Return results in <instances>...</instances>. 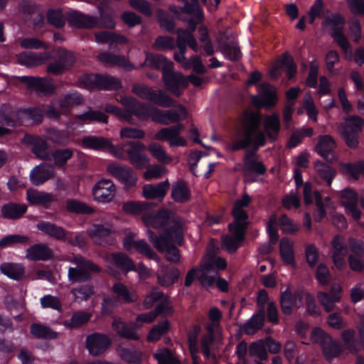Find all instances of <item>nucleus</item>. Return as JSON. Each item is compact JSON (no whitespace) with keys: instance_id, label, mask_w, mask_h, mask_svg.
Masks as SVG:
<instances>
[{"instance_id":"1","label":"nucleus","mask_w":364,"mask_h":364,"mask_svg":"<svg viewBox=\"0 0 364 364\" xmlns=\"http://www.w3.org/2000/svg\"><path fill=\"white\" fill-rule=\"evenodd\" d=\"M243 139L234 140L230 147L231 151H237L250 145L258 148L265 144L264 133L259 129L262 117L257 112L245 111L241 117Z\"/></svg>"},{"instance_id":"2","label":"nucleus","mask_w":364,"mask_h":364,"mask_svg":"<svg viewBox=\"0 0 364 364\" xmlns=\"http://www.w3.org/2000/svg\"><path fill=\"white\" fill-rule=\"evenodd\" d=\"M144 224L154 229H161L160 235L168 236V232L175 233L178 240H181L184 233L185 225L183 220L166 209H161L157 212L144 214L141 217Z\"/></svg>"},{"instance_id":"3","label":"nucleus","mask_w":364,"mask_h":364,"mask_svg":"<svg viewBox=\"0 0 364 364\" xmlns=\"http://www.w3.org/2000/svg\"><path fill=\"white\" fill-rule=\"evenodd\" d=\"M119 102L126 107V110H122L119 107L109 104L105 106V111L129 122H131L133 114L141 120H146L149 117L152 119L151 112L154 107H149L132 97H122Z\"/></svg>"},{"instance_id":"4","label":"nucleus","mask_w":364,"mask_h":364,"mask_svg":"<svg viewBox=\"0 0 364 364\" xmlns=\"http://www.w3.org/2000/svg\"><path fill=\"white\" fill-rule=\"evenodd\" d=\"M146 235L149 242L161 253H165L166 259L171 262L178 263L180 261V254L174 243L181 245L183 240V234L181 240L175 237V233L168 232V236L164 235H157L151 230L146 231Z\"/></svg>"},{"instance_id":"5","label":"nucleus","mask_w":364,"mask_h":364,"mask_svg":"<svg viewBox=\"0 0 364 364\" xmlns=\"http://www.w3.org/2000/svg\"><path fill=\"white\" fill-rule=\"evenodd\" d=\"M345 23V18L341 14L336 13L328 16L322 22L321 26L323 30L332 36L343 53L351 57L352 48L343 32Z\"/></svg>"},{"instance_id":"6","label":"nucleus","mask_w":364,"mask_h":364,"mask_svg":"<svg viewBox=\"0 0 364 364\" xmlns=\"http://www.w3.org/2000/svg\"><path fill=\"white\" fill-rule=\"evenodd\" d=\"M70 262L75 265L68 270V279L71 284L87 282L91 277V272H100L97 265L80 255L75 256Z\"/></svg>"},{"instance_id":"7","label":"nucleus","mask_w":364,"mask_h":364,"mask_svg":"<svg viewBox=\"0 0 364 364\" xmlns=\"http://www.w3.org/2000/svg\"><path fill=\"white\" fill-rule=\"evenodd\" d=\"M364 127V119L358 116H349L345 118L344 122L340 126V132L346 145L355 149L359 144L358 132Z\"/></svg>"},{"instance_id":"8","label":"nucleus","mask_w":364,"mask_h":364,"mask_svg":"<svg viewBox=\"0 0 364 364\" xmlns=\"http://www.w3.org/2000/svg\"><path fill=\"white\" fill-rule=\"evenodd\" d=\"M132 92L141 99L150 101L163 107H170L174 106L176 103V100L162 90L156 91L142 84L134 85Z\"/></svg>"},{"instance_id":"9","label":"nucleus","mask_w":364,"mask_h":364,"mask_svg":"<svg viewBox=\"0 0 364 364\" xmlns=\"http://www.w3.org/2000/svg\"><path fill=\"white\" fill-rule=\"evenodd\" d=\"M82 144L84 148L101 151L107 150L117 159L122 160H124L125 159V155L122 151L123 146H114L110 139L102 136H85L82 139Z\"/></svg>"},{"instance_id":"10","label":"nucleus","mask_w":364,"mask_h":364,"mask_svg":"<svg viewBox=\"0 0 364 364\" xmlns=\"http://www.w3.org/2000/svg\"><path fill=\"white\" fill-rule=\"evenodd\" d=\"M176 109L162 110L156 107L152 109V121L164 125H168L185 120L188 114L186 107L182 105H177L176 101Z\"/></svg>"},{"instance_id":"11","label":"nucleus","mask_w":364,"mask_h":364,"mask_svg":"<svg viewBox=\"0 0 364 364\" xmlns=\"http://www.w3.org/2000/svg\"><path fill=\"white\" fill-rule=\"evenodd\" d=\"M117 191V186L111 179L102 178L92 186V196L95 202L106 204L114 200Z\"/></svg>"},{"instance_id":"12","label":"nucleus","mask_w":364,"mask_h":364,"mask_svg":"<svg viewBox=\"0 0 364 364\" xmlns=\"http://www.w3.org/2000/svg\"><path fill=\"white\" fill-rule=\"evenodd\" d=\"M107 173L118 180L126 188L135 187L138 178L134 171L127 165L116 162L109 163L106 166Z\"/></svg>"},{"instance_id":"13","label":"nucleus","mask_w":364,"mask_h":364,"mask_svg":"<svg viewBox=\"0 0 364 364\" xmlns=\"http://www.w3.org/2000/svg\"><path fill=\"white\" fill-rule=\"evenodd\" d=\"M183 130L184 126L182 124L164 127L154 134V139L157 141H168L170 147L185 146L187 144V140L181 136Z\"/></svg>"},{"instance_id":"14","label":"nucleus","mask_w":364,"mask_h":364,"mask_svg":"<svg viewBox=\"0 0 364 364\" xmlns=\"http://www.w3.org/2000/svg\"><path fill=\"white\" fill-rule=\"evenodd\" d=\"M162 80L166 89L176 97L182 95V90L188 85V80L180 72H176L172 68L164 69Z\"/></svg>"},{"instance_id":"15","label":"nucleus","mask_w":364,"mask_h":364,"mask_svg":"<svg viewBox=\"0 0 364 364\" xmlns=\"http://www.w3.org/2000/svg\"><path fill=\"white\" fill-rule=\"evenodd\" d=\"M247 225L231 223L229 232L223 237V247L230 253L235 252L243 244Z\"/></svg>"},{"instance_id":"16","label":"nucleus","mask_w":364,"mask_h":364,"mask_svg":"<svg viewBox=\"0 0 364 364\" xmlns=\"http://www.w3.org/2000/svg\"><path fill=\"white\" fill-rule=\"evenodd\" d=\"M81 82L87 87H96L100 90H117L122 86L119 79L108 75H86L82 77Z\"/></svg>"},{"instance_id":"17","label":"nucleus","mask_w":364,"mask_h":364,"mask_svg":"<svg viewBox=\"0 0 364 364\" xmlns=\"http://www.w3.org/2000/svg\"><path fill=\"white\" fill-rule=\"evenodd\" d=\"M37 229L43 234L59 241H66L69 243H73L72 240V233L66 231L61 226L55 223L41 220L36 224Z\"/></svg>"},{"instance_id":"18","label":"nucleus","mask_w":364,"mask_h":364,"mask_svg":"<svg viewBox=\"0 0 364 364\" xmlns=\"http://www.w3.org/2000/svg\"><path fill=\"white\" fill-rule=\"evenodd\" d=\"M258 95L252 97L253 103L258 107L271 108L277 103L276 90L268 83L257 85Z\"/></svg>"},{"instance_id":"19","label":"nucleus","mask_w":364,"mask_h":364,"mask_svg":"<svg viewBox=\"0 0 364 364\" xmlns=\"http://www.w3.org/2000/svg\"><path fill=\"white\" fill-rule=\"evenodd\" d=\"M280 304L282 312L286 315H290L294 309L303 305V291H297L292 294L287 288L281 294Z\"/></svg>"},{"instance_id":"20","label":"nucleus","mask_w":364,"mask_h":364,"mask_svg":"<svg viewBox=\"0 0 364 364\" xmlns=\"http://www.w3.org/2000/svg\"><path fill=\"white\" fill-rule=\"evenodd\" d=\"M23 109H16L4 105L0 107V123L6 126H18L24 123Z\"/></svg>"},{"instance_id":"21","label":"nucleus","mask_w":364,"mask_h":364,"mask_svg":"<svg viewBox=\"0 0 364 364\" xmlns=\"http://www.w3.org/2000/svg\"><path fill=\"white\" fill-rule=\"evenodd\" d=\"M330 252L336 267L342 269L346 267L345 257L348 253L347 247L344 244V238L336 235L331 242Z\"/></svg>"},{"instance_id":"22","label":"nucleus","mask_w":364,"mask_h":364,"mask_svg":"<svg viewBox=\"0 0 364 364\" xmlns=\"http://www.w3.org/2000/svg\"><path fill=\"white\" fill-rule=\"evenodd\" d=\"M336 146V141L331 135H322L318 138L316 150L325 160L332 163L336 160L334 153Z\"/></svg>"},{"instance_id":"23","label":"nucleus","mask_w":364,"mask_h":364,"mask_svg":"<svg viewBox=\"0 0 364 364\" xmlns=\"http://www.w3.org/2000/svg\"><path fill=\"white\" fill-rule=\"evenodd\" d=\"M110 343L109 337L97 333L88 336L86 339V347L90 354L94 356L103 353Z\"/></svg>"},{"instance_id":"24","label":"nucleus","mask_w":364,"mask_h":364,"mask_svg":"<svg viewBox=\"0 0 364 364\" xmlns=\"http://www.w3.org/2000/svg\"><path fill=\"white\" fill-rule=\"evenodd\" d=\"M251 201V197L247 193H244L241 198L235 200L232 210V223L247 226L248 215L247 208Z\"/></svg>"},{"instance_id":"25","label":"nucleus","mask_w":364,"mask_h":364,"mask_svg":"<svg viewBox=\"0 0 364 364\" xmlns=\"http://www.w3.org/2000/svg\"><path fill=\"white\" fill-rule=\"evenodd\" d=\"M340 198L346 213L350 215L355 220H359L361 213L357 208L358 196L356 193L350 188H346L341 192Z\"/></svg>"},{"instance_id":"26","label":"nucleus","mask_w":364,"mask_h":364,"mask_svg":"<svg viewBox=\"0 0 364 364\" xmlns=\"http://www.w3.org/2000/svg\"><path fill=\"white\" fill-rule=\"evenodd\" d=\"M54 257L53 250L44 243H36L26 251L25 257L31 261H48Z\"/></svg>"},{"instance_id":"27","label":"nucleus","mask_w":364,"mask_h":364,"mask_svg":"<svg viewBox=\"0 0 364 364\" xmlns=\"http://www.w3.org/2000/svg\"><path fill=\"white\" fill-rule=\"evenodd\" d=\"M282 72H285L289 79L296 72V66L294 63L293 58L287 53L284 54L277 65L271 69L269 75L272 78L277 79L282 75Z\"/></svg>"},{"instance_id":"28","label":"nucleus","mask_w":364,"mask_h":364,"mask_svg":"<svg viewBox=\"0 0 364 364\" xmlns=\"http://www.w3.org/2000/svg\"><path fill=\"white\" fill-rule=\"evenodd\" d=\"M341 287L334 284L331 289L330 294L326 292H318L317 295L320 304L326 311L330 312L335 309V304L341 299Z\"/></svg>"},{"instance_id":"29","label":"nucleus","mask_w":364,"mask_h":364,"mask_svg":"<svg viewBox=\"0 0 364 364\" xmlns=\"http://www.w3.org/2000/svg\"><path fill=\"white\" fill-rule=\"evenodd\" d=\"M19 80L29 88L39 92L46 94L52 92L53 90L52 82L48 78L21 76L19 77Z\"/></svg>"},{"instance_id":"30","label":"nucleus","mask_w":364,"mask_h":364,"mask_svg":"<svg viewBox=\"0 0 364 364\" xmlns=\"http://www.w3.org/2000/svg\"><path fill=\"white\" fill-rule=\"evenodd\" d=\"M169 184L167 181L156 184H146L142 188V196L146 199L162 200L166 194Z\"/></svg>"},{"instance_id":"31","label":"nucleus","mask_w":364,"mask_h":364,"mask_svg":"<svg viewBox=\"0 0 364 364\" xmlns=\"http://www.w3.org/2000/svg\"><path fill=\"white\" fill-rule=\"evenodd\" d=\"M180 275V271L177 268H168L161 265L156 273L157 282L163 287H168L178 280Z\"/></svg>"},{"instance_id":"32","label":"nucleus","mask_w":364,"mask_h":364,"mask_svg":"<svg viewBox=\"0 0 364 364\" xmlns=\"http://www.w3.org/2000/svg\"><path fill=\"white\" fill-rule=\"evenodd\" d=\"M26 198L28 203L34 205H42L48 208L55 201V196L43 191H38L36 189H28L26 191Z\"/></svg>"},{"instance_id":"33","label":"nucleus","mask_w":364,"mask_h":364,"mask_svg":"<svg viewBox=\"0 0 364 364\" xmlns=\"http://www.w3.org/2000/svg\"><path fill=\"white\" fill-rule=\"evenodd\" d=\"M54 175L55 171L52 166L41 164L31 171L30 178L33 184L39 186L53 178Z\"/></svg>"},{"instance_id":"34","label":"nucleus","mask_w":364,"mask_h":364,"mask_svg":"<svg viewBox=\"0 0 364 364\" xmlns=\"http://www.w3.org/2000/svg\"><path fill=\"white\" fill-rule=\"evenodd\" d=\"M218 275L215 268L210 267L203 258L198 269L197 279L203 286L210 287L214 284Z\"/></svg>"},{"instance_id":"35","label":"nucleus","mask_w":364,"mask_h":364,"mask_svg":"<svg viewBox=\"0 0 364 364\" xmlns=\"http://www.w3.org/2000/svg\"><path fill=\"white\" fill-rule=\"evenodd\" d=\"M75 58L73 55L68 51H63L60 58L50 63L47 68L48 73L58 75L70 69L73 65Z\"/></svg>"},{"instance_id":"36","label":"nucleus","mask_w":364,"mask_h":364,"mask_svg":"<svg viewBox=\"0 0 364 364\" xmlns=\"http://www.w3.org/2000/svg\"><path fill=\"white\" fill-rule=\"evenodd\" d=\"M69 23L78 28H91L97 26L96 17L85 15L74 11L69 14Z\"/></svg>"},{"instance_id":"37","label":"nucleus","mask_w":364,"mask_h":364,"mask_svg":"<svg viewBox=\"0 0 364 364\" xmlns=\"http://www.w3.org/2000/svg\"><path fill=\"white\" fill-rule=\"evenodd\" d=\"M112 326L113 330L121 337L135 341L140 338V336L136 330L122 321L120 318H114Z\"/></svg>"},{"instance_id":"38","label":"nucleus","mask_w":364,"mask_h":364,"mask_svg":"<svg viewBox=\"0 0 364 364\" xmlns=\"http://www.w3.org/2000/svg\"><path fill=\"white\" fill-rule=\"evenodd\" d=\"M263 127L268 138L275 141L280 132V120L276 114L266 116L263 120Z\"/></svg>"},{"instance_id":"39","label":"nucleus","mask_w":364,"mask_h":364,"mask_svg":"<svg viewBox=\"0 0 364 364\" xmlns=\"http://www.w3.org/2000/svg\"><path fill=\"white\" fill-rule=\"evenodd\" d=\"M0 272L9 279H21L25 274L24 267L21 263L3 262L0 264Z\"/></svg>"},{"instance_id":"40","label":"nucleus","mask_w":364,"mask_h":364,"mask_svg":"<svg viewBox=\"0 0 364 364\" xmlns=\"http://www.w3.org/2000/svg\"><path fill=\"white\" fill-rule=\"evenodd\" d=\"M293 241L287 237H283L280 241L279 252L282 261L286 264L296 267L294 252L293 250Z\"/></svg>"},{"instance_id":"41","label":"nucleus","mask_w":364,"mask_h":364,"mask_svg":"<svg viewBox=\"0 0 364 364\" xmlns=\"http://www.w3.org/2000/svg\"><path fill=\"white\" fill-rule=\"evenodd\" d=\"M95 39L98 43H108L110 49L114 48L115 46L126 44L128 42L124 36L109 31L97 33Z\"/></svg>"},{"instance_id":"42","label":"nucleus","mask_w":364,"mask_h":364,"mask_svg":"<svg viewBox=\"0 0 364 364\" xmlns=\"http://www.w3.org/2000/svg\"><path fill=\"white\" fill-rule=\"evenodd\" d=\"M314 166L316 173V177L324 181L328 186H331L333 179L336 175V171L331 166L320 161H316Z\"/></svg>"},{"instance_id":"43","label":"nucleus","mask_w":364,"mask_h":364,"mask_svg":"<svg viewBox=\"0 0 364 364\" xmlns=\"http://www.w3.org/2000/svg\"><path fill=\"white\" fill-rule=\"evenodd\" d=\"M314 197L316 199L317 209L314 213V218L316 221H320L324 218L326 211L333 210L334 209V206L328 197H326L324 199V201H323L321 195L318 191L314 192Z\"/></svg>"},{"instance_id":"44","label":"nucleus","mask_w":364,"mask_h":364,"mask_svg":"<svg viewBox=\"0 0 364 364\" xmlns=\"http://www.w3.org/2000/svg\"><path fill=\"white\" fill-rule=\"evenodd\" d=\"M20 64L27 67H34L43 64L47 56L45 53H22L17 56Z\"/></svg>"},{"instance_id":"45","label":"nucleus","mask_w":364,"mask_h":364,"mask_svg":"<svg viewBox=\"0 0 364 364\" xmlns=\"http://www.w3.org/2000/svg\"><path fill=\"white\" fill-rule=\"evenodd\" d=\"M112 232V226L107 225H94L90 230V236L92 240L99 245H103L107 242V238Z\"/></svg>"},{"instance_id":"46","label":"nucleus","mask_w":364,"mask_h":364,"mask_svg":"<svg viewBox=\"0 0 364 364\" xmlns=\"http://www.w3.org/2000/svg\"><path fill=\"white\" fill-rule=\"evenodd\" d=\"M264 311L259 310L254 314L244 325L243 330L245 334L253 335L261 329L264 325Z\"/></svg>"},{"instance_id":"47","label":"nucleus","mask_w":364,"mask_h":364,"mask_svg":"<svg viewBox=\"0 0 364 364\" xmlns=\"http://www.w3.org/2000/svg\"><path fill=\"white\" fill-rule=\"evenodd\" d=\"M112 291L119 300H122L126 303L135 302L138 299L135 293L130 291L128 287L121 282L114 284Z\"/></svg>"},{"instance_id":"48","label":"nucleus","mask_w":364,"mask_h":364,"mask_svg":"<svg viewBox=\"0 0 364 364\" xmlns=\"http://www.w3.org/2000/svg\"><path fill=\"white\" fill-rule=\"evenodd\" d=\"M192 4H186L182 11L183 13L191 15L189 25L191 26L193 24V30H194L196 24L200 23L203 21V16L197 0H192Z\"/></svg>"},{"instance_id":"49","label":"nucleus","mask_w":364,"mask_h":364,"mask_svg":"<svg viewBox=\"0 0 364 364\" xmlns=\"http://www.w3.org/2000/svg\"><path fill=\"white\" fill-rule=\"evenodd\" d=\"M107 259L127 272L136 270L132 260L124 253H113L108 256Z\"/></svg>"},{"instance_id":"50","label":"nucleus","mask_w":364,"mask_h":364,"mask_svg":"<svg viewBox=\"0 0 364 364\" xmlns=\"http://www.w3.org/2000/svg\"><path fill=\"white\" fill-rule=\"evenodd\" d=\"M151 155L159 163L168 164L173 161V157L168 155L166 149L161 144L151 142L147 147Z\"/></svg>"},{"instance_id":"51","label":"nucleus","mask_w":364,"mask_h":364,"mask_svg":"<svg viewBox=\"0 0 364 364\" xmlns=\"http://www.w3.org/2000/svg\"><path fill=\"white\" fill-rule=\"evenodd\" d=\"M144 64L154 69H162V72L164 69L173 68V63L161 55L146 53Z\"/></svg>"},{"instance_id":"52","label":"nucleus","mask_w":364,"mask_h":364,"mask_svg":"<svg viewBox=\"0 0 364 364\" xmlns=\"http://www.w3.org/2000/svg\"><path fill=\"white\" fill-rule=\"evenodd\" d=\"M119 146H123L122 151L125 155V159L128 158L129 162L133 161L139 154L144 152L146 146L139 141H130Z\"/></svg>"},{"instance_id":"53","label":"nucleus","mask_w":364,"mask_h":364,"mask_svg":"<svg viewBox=\"0 0 364 364\" xmlns=\"http://www.w3.org/2000/svg\"><path fill=\"white\" fill-rule=\"evenodd\" d=\"M27 210L24 204L8 203L1 208L2 216L9 219H17L21 217Z\"/></svg>"},{"instance_id":"54","label":"nucleus","mask_w":364,"mask_h":364,"mask_svg":"<svg viewBox=\"0 0 364 364\" xmlns=\"http://www.w3.org/2000/svg\"><path fill=\"white\" fill-rule=\"evenodd\" d=\"M133 250L139 254L146 256L150 259H154L157 262H160V258L156 252L151 247L145 240H139L136 242H133Z\"/></svg>"},{"instance_id":"55","label":"nucleus","mask_w":364,"mask_h":364,"mask_svg":"<svg viewBox=\"0 0 364 364\" xmlns=\"http://www.w3.org/2000/svg\"><path fill=\"white\" fill-rule=\"evenodd\" d=\"M31 333L33 336L43 339H55L58 337L56 331L48 326L38 323L31 326Z\"/></svg>"},{"instance_id":"56","label":"nucleus","mask_w":364,"mask_h":364,"mask_svg":"<svg viewBox=\"0 0 364 364\" xmlns=\"http://www.w3.org/2000/svg\"><path fill=\"white\" fill-rule=\"evenodd\" d=\"M204 261L210 266L215 268L218 272L219 270H224L227 267L226 260L216 255L215 250H212L210 245L207 250L205 255L203 257Z\"/></svg>"},{"instance_id":"57","label":"nucleus","mask_w":364,"mask_h":364,"mask_svg":"<svg viewBox=\"0 0 364 364\" xmlns=\"http://www.w3.org/2000/svg\"><path fill=\"white\" fill-rule=\"evenodd\" d=\"M82 102V97L77 92H72L66 95L63 99L59 101V107L60 108L61 113L63 114L68 112V110L72 107L81 104Z\"/></svg>"},{"instance_id":"58","label":"nucleus","mask_w":364,"mask_h":364,"mask_svg":"<svg viewBox=\"0 0 364 364\" xmlns=\"http://www.w3.org/2000/svg\"><path fill=\"white\" fill-rule=\"evenodd\" d=\"M92 317V314L87 311L75 312L70 320L65 321L63 324L66 327L77 328L86 323Z\"/></svg>"},{"instance_id":"59","label":"nucleus","mask_w":364,"mask_h":364,"mask_svg":"<svg viewBox=\"0 0 364 364\" xmlns=\"http://www.w3.org/2000/svg\"><path fill=\"white\" fill-rule=\"evenodd\" d=\"M171 196L173 199L179 203L188 200L190 198V191L186 183L178 182L173 186Z\"/></svg>"},{"instance_id":"60","label":"nucleus","mask_w":364,"mask_h":364,"mask_svg":"<svg viewBox=\"0 0 364 364\" xmlns=\"http://www.w3.org/2000/svg\"><path fill=\"white\" fill-rule=\"evenodd\" d=\"M65 206L69 212L75 213L92 214L95 212L94 209L89 205L74 199L68 200Z\"/></svg>"},{"instance_id":"61","label":"nucleus","mask_w":364,"mask_h":364,"mask_svg":"<svg viewBox=\"0 0 364 364\" xmlns=\"http://www.w3.org/2000/svg\"><path fill=\"white\" fill-rule=\"evenodd\" d=\"M249 354L262 360H267L268 353L266 350L264 340L259 339L252 343L249 346Z\"/></svg>"},{"instance_id":"62","label":"nucleus","mask_w":364,"mask_h":364,"mask_svg":"<svg viewBox=\"0 0 364 364\" xmlns=\"http://www.w3.org/2000/svg\"><path fill=\"white\" fill-rule=\"evenodd\" d=\"M169 328V323L167 320L159 323L154 326L147 335V341L149 342H156L159 341L161 336L168 332Z\"/></svg>"},{"instance_id":"63","label":"nucleus","mask_w":364,"mask_h":364,"mask_svg":"<svg viewBox=\"0 0 364 364\" xmlns=\"http://www.w3.org/2000/svg\"><path fill=\"white\" fill-rule=\"evenodd\" d=\"M341 169L344 174L358 179L360 173L364 174V161H361L355 164H342Z\"/></svg>"},{"instance_id":"64","label":"nucleus","mask_w":364,"mask_h":364,"mask_svg":"<svg viewBox=\"0 0 364 364\" xmlns=\"http://www.w3.org/2000/svg\"><path fill=\"white\" fill-rule=\"evenodd\" d=\"M118 353L129 364H140L141 353L134 348H120Z\"/></svg>"}]
</instances>
